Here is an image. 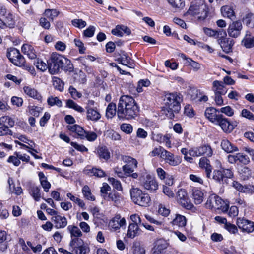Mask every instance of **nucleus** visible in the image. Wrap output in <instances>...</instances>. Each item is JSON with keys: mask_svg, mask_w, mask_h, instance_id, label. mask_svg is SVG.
<instances>
[{"mask_svg": "<svg viewBox=\"0 0 254 254\" xmlns=\"http://www.w3.org/2000/svg\"><path fill=\"white\" fill-rule=\"evenodd\" d=\"M243 45L247 48H251L254 46V36L251 33L247 31L245 37L242 41Z\"/></svg>", "mask_w": 254, "mask_h": 254, "instance_id": "nucleus-33", "label": "nucleus"}, {"mask_svg": "<svg viewBox=\"0 0 254 254\" xmlns=\"http://www.w3.org/2000/svg\"><path fill=\"white\" fill-rule=\"evenodd\" d=\"M244 22L247 26L253 28L254 27V14L253 13H248L243 19Z\"/></svg>", "mask_w": 254, "mask_h": 254, "instance_id": "nucleus-50", "label": "nucleus"}, {"mask_svg": "<svg viewBox=\"0 0 254 254\" xmlns=\"http://www.w3.org/2000/svg\"><path fill=\"white\" fill-rule=\"evenodd\" d=\"M46 16L53 20L54 18L57 17L59 14V12L55 9H47L44 13Z\"/></svg>", "mask_w": 254, "mask_h": 254, "instance_id": "nucleus-52", "label": "nucleus"}, {"mask_svg": "<svg viewBox=\"0 0 254 254\" xmlns=\"http://www.w3.org/2000/svg\"><path fill=\"white\" fill-rule=\"evenodd\" d=\"M67 229L69 231L71 237L74 238H79L82 235V232L80 229L74 225H69L67 227Z\"/></svg>", "mask_w": 254, "mask_h": 254, "instance_id": "nucleus-38", "label": "nucleus"}, {"mask_svg": "<svg viewBox=\"0 0 254 254\" xmlns=\"http://www.w3.org/2000/svg\"><path fill=\"white\" fill-rule=\"evenodd\" d=\"M168 2L175 8H182L185 3L183 0H167Z\"/></svg>", "mask_w": 254, "mask_h": 254, "instance_id": "nucleus-61", "label": "nucleus"}, {"mask_svg": "<svg viewBox=\"0 0 254 254\" xmlns=\"http://www.w3.org/2000/svg\"><path fill=\"white\" fill-rule=\"evenodd\" d=\"M47 103L50 106L55 105L59 107L62 106V102L57 97L50 96L47 99Z\"/></svg>", "mask_w": 254, "mask_h": 254, "instance_id": "nucleus-47", "label": "nucleus"}, {"mask_svg": "<svg viewBox=\"0 0 254 254\" xmlns=\"http://www.w3.org/2000/svg\"><path fill=\"white\" fill-rule=\"evenodd\" d=\"M239 173L241 178L243 180L248 179L252 175V171L248 167H242L239 169Z\"/></svg>", "mask_w": 254, "mask_h": 254, "instance_id": "nucleus-39", "label": "nucleus"}, {"mask_svg": "<svg viewBox=\"0 0 254 254\" xmlns=\"http://www.w3.org/2000/svg\"><path fill=\"white\" fill-rule=\"evenodd\" d=\"M187 13L191 16L197 15L199 19H205L208 13V8L205 4V0L192 1Z\"/></svg>", "mask_w": 254, "mask_h": 254, "instance_id": "nucleus-4", "label": "nucleus"}, {"mask_svg": "<svg viewBox=\"0 0 254 254\" xmlns=\"http://www.w3.org/2000/svg\"><path fill=\"white\" fill-rule=\"evenodd\" d=\"M126 221L120 214H117L109 222V227L113 231H118L120 228L125 227Z\"/></svg>", "mask_w": 254, "mask_h": 254, "instance_id": "nucleus-12", "label": "nucleus"}, {"mask_svg": "<svg viewBox=\"0 0 254 254\" xmlns=\"http://www.w3.org/2000/svg\"><path fill=\"white\" fill-rule=\"evenodd\" d=\"M139 228L138 225L135 223H130L127 234V237L133 239L139 234Z\"/></svg>", "mask_w": 254, "mask_h": 254, "instance_id": "nucleus-31", "label": "nucleus"}, {"mask_svg": "<svg viewBox=\"0 0 254 254\" xmlns=\"http://www.w3.org/2000/svg\"><path fill=\"white\" fill-rule=\"evenodd\" d=\"M177 199L180 205L188 210L194 211L196 210L195 207L190 202L189 199L187 191L183 189H180L177 192Z\"/></svg>", "mask_w": 254, "mask_h": 254, "instance_id": "nucleus-8", "label": "nucleus"}, {"mask_svg": "<svg viewBox=\"0 0 254 254\" xmlns=\"http://www.w3.org/2000/svg\"><path fill=\"white\" fill-rule=\"evenodd\" d=\"M204 32L207 36L209 37H213L217 40L219 37H222V35H225V31L223 29L214 30L210 28H204Z\"/></svg>", "mask_w": 254, "mask_h": 254, "instance_id": "nucleus-28", "label": "nucleus"}, {"mask_svg": "<svg viewBox=\"0 0 254 254\" xmlns=\"http://www.w3.org/2000/svg\"><path fill=\"white\" fill-rule=\"evenodd\" d=\"M68 91L70 95L74 99L80 98L82 96L81 93L78 92L74 87L73 86H70Z\"/></svg>", "mask_w": 254, "mask_h": 254, "instance_id": "nucleus-64", "label": "nucleus"}, {"mask_svg": "<svg viewBox=\"0 0 254 254\" xmlns=\"http://www.w3.org/2000/svg\"><path fill=\"white\" fill-rule=\"evenodd\" d=\"M172 224L177 225L179 227H184L186 224V219L185 216L180 215L176 214L175 218L173 220Z\"/></svg>", "mask_w": 254, "mask_h": 254, "instance_id": "nucleus-40", "label": "nucleus"}, {"mask_svg": "<svg viewBox=\"0 0 254 254\" xmlns=\"http://www.w3.org/2000/svg\"><path fill=\"white\" fill-rule=\"evenodd\" d=\"M215 124L218 125L226 133H230L234 129V127L231 124L228 119L225 118L223 115L221 116Z\"/></svg>", "mask_w": 254, "mask_h": 254, "instance_id": "nucleus-19", "label": "nucleus"}, {"mask_svg": "<svg viewBox=\"0 0 254 254\" xmlns=\"http://www.w3.org/2000/svg\"><path fill=\"white\" fill-rule=\"evenodd\" d=\"M23 53L27 55L31 59H35L37 57V53L34 47L28 44H24L21 48Z\"/></svg>", "mask_w": 254, "mask_h": 254, "instance_id": "nucleus-22", "label": "nucleus"}, {"mask_svg": "<svg viewBox=\"0 0 254 254\" xmlns=\"http://www.w3.org/2000/svg\"><path fill=\"white\" fill-rule=\"evenodd\" d=\"M5 16L4 28L6 27L13 28L15 25V21L13 15L11 13H8Z\"/></svg>", "mask_w": 254, "mask_h": 254, "instance_id": "nucleus-43", "label": "nucleus"}, {"mask_svg": "<svg viewBox=\"0 0 254 254\" xmlns=\"http://www.w3.org/2000/svg\"><path fill=\"white\" fill-rule=\"evenodd\" d=\"M243 28L241 21H235L230 23L228 28V33L229 36L233 38H237L241 34Z\"/></svg>", "mask_w": 254, "mask_h": 254, "instance_id": "nucleus-13", "label": "nucleus"}, {"mask_svg": "<svg viewBox=\"0 0 254 254\" xmlns=\"http://www.w3.org/2000/svg\"><path fill=\"white\" fill-rule=\"evenodd\" d=\"M67 128L70 132L76 134L80 138L84 139L85 130L81 127L75 124L68 125L67 126Z\"/></svg>", "mask_w": 254, "mask_h": 254, "instance_id": "nucleus-27", "label": "nucleus"}, {"mask_svg": "<svg viewBox=\"0 0 254 254\" xmlns=\"http://www.w3.org/2000/svg\"><path fill=\"white\" fill-rule=\"evenodd\" d=\"M222 149L227 153H230L234 151H237L238 149L233 145L228 140L224 139L221 143Z\"/></svg>", "mask_w": 254, "mask_h": 254, "instance_id": "nucleus-30", "label": "nucleus"}, {"mask_svg": "<svg viewBox=\"0 0 254 254\" xmlns=\"http://www.w3.org/2000/svg\"><path fill=\"white\" fill-rule=\"evenodd\" d=\"M237 225L244 232L250 233L254 230V222L244 218H238Z\"/></svg>", "mask_w": 254, "mask_h": 254, "instance_id": "nucleus-16", "label": "nucleus"}, {"mask_svg": "<svg viewBox=\"0 0 254 254\" xmlns=\"http://www.w3.org/2000/svg\"><path fill=\"white\" fill-rule=\"evenodd\" d=\"M16 61L14 60L12 61V63L15 65L18 66H22L24 65L25 62V60L23 56L19 54V56H15L14 58Z\"/></svg>", "mask_w": 254, "mask_h": 254, "instance_id": "nucleus-56", "label": "nucleus"}, {"mask_svg": "<svg viewBox=\"0 0 254 254\" xmlns=\"http://www.w3.org/2000/svg\"><path fill=\"white\" fill-rule=\"evenodd\" d=\"M199 164L200 168L205 169L207 178H210L212 166L210 164L209 160L206 157H202L200 159Z\"/></svg>", "mask_w": 254, "mask_h": 254, "instance_id": "nucleus-23", "label": "nucleus"}, {"mask_svg": "<svg viewBox=\"0 0 254 254\" xmlns=\"http://www.w3.org/2000/svg\"><path fill=\"white\" fill-rule=\"evenodd\" d=\"M7 233L3 230H0V252H4L8 248V243L6 242Z\"/></svg>", "mask_w": 254, "mask_h": 254, "instance_id": "nucleus-35", "label": "nucleus"}, {"mask_svg": "<svg viewBox=\"0 0 254 254\" xmlns=\"http://www.w3.org/2000/svg\"><path fill=\"white\" fill-rule=\"evenodd\" d=\"M169 243L164 239H158L153 243L152 252L158 254H164L165 250L168 247Z\"/></svg>", "mask_w": 254, "mask_h": 254, "instance_id": "nucleus-14", "label": "nucleus"}, {"mask_svg": "<svg viewBox=\"0 0 254 254\" xmlns=\"http://www.w3.org/2000/svg\"><path fill=\"white\" fill-rule=\"evenodd\" d=\"M112 34L122 37L124 34L129 35L131 33V31L129 28L125 25H117L115 29L112 30Z\"/></svg>", "mask_w": 254, "mask_h": 254, "instance_id": "nucleus-24", "label": "nucleus"}, {"mask_svg": "<svg viewBox=\"0 0 254 254\" xmlns=\"http://www.w3.org/2000/svg\"><path fill=\"white\" fill-rule=\"evenodd\" d=\"M51 220L54 222L55 227L58 229L64 228L67 224V219L64 216L59 215L54 216L52 217Z\"/></svg>", "mask_w": 254, "mask_h": 254, "instance_id": "nucleus-25", "label": "nucleus"}, {"mask_svg": "<svg viewBox=\"0 0 254 254\" xmlns=\"http://www.w3.org/2000/svg\"><path fill=\"white\" fill-rule=\"evenodd\" d=\"M213 88L215 94H225L227 93L226 88L224 83L218 80H215L213 82Z\"/></svg>", "mask_w": 254, "mask_h": 254, "instance_id": "nucleus-29", "label": "nucleus"}, {"mask_svg": "<svg viewBox=\"0 0 254 254\" xmlns=\"http://www.w3.org/2000/svg\"><path fill=\"white\" fill-rule=\"evenodd\" d=\"M66 195L70 200L77 204L79 207L82 208H84L85 207V204L83 200H81L79 198L74 196L71 193H67Z\"/></svg>", "mask_w": 254, "mask_h": 254, "instance_id": "nucleus-51", "label": "nucleus"}, {"mask_svg": "<svg viewBox=\"0 0 254 254\" xmlns=\"http://www.w3.org/2000/svg\"><path fill=\"white\" fill-rule=\"evenodd\" d=\"M139 107L133 97L123 95L118 104L117 115L119 118L129 120L134 119L139 114Z\"/></svg>", "mask_w": 254, "mask_h": 254, "instance_id": "nucleus-1", "label": "nucleus"}, {"mask_svg": "<svg viewBox=\"0 0 254 254\" xmlns=\"http://www.w3.org/2000/svg\"><path fill=\"white\" fill-rule=\"evenodd\" d=\"M212 179L219 183H224L222 170H214L213 172Z\"/></svg>", "mask_w": 254, "mask_h": 254, "instance_id": "nucleus-49", "label": "nucleus"}, {"mask_svg": "<svg viewBox=\"0 0 254 254\" xmlns=\"http://www.w3.org/2000/svg\"><path fill=\"white\" fill-rule=\"evenodd\" d=\"M108 181L109 183H110L113 186V187L114 189L117 190L119 191L122 190L123 188L121 185V183L119 181L115 179L114 178L110 177L108 178Z\"/></svg>", "mask_w": 254, "mask_h": 254, "instance_id": "nucleus-54", "label": "nucleus"}, {"mask_svg": "<svg viewBox=\"0 0 254 254\" xmlns=\"http://www.w3.org/2000/svg\"><path fill=\"white\" fill-rule=\"evenodd\" d=\"M162 159L169 165L174 166L178 165L181 162L179 157L174 156L173 153L167 150H165L164 154H162Z\"/></svg>", "mask_w": 254, "mask_h": 254, "instance_id": "nucleus-18", "label": "nucleus"}, {"mask_svg": "<svg viewBox=\"0 0 254 254\" xmlns=\"http://www.w3.org/2000/svg\"><path fill=\"white\" fill-rule=\"evenodd\" d=\"M183 100V96L179 92L167 93L165 95L164 112L168 118L173 119L174 117V114L179 112L181 109V103Z\"/></svg>", "mask_w": 254, "mask_h": 254, "instance_id": "nucleus-2", "label": "nucleus"}, {"mask_svg": "<svg viewBox=\"0 0 254 254\" xmlns=\"http://www.w3.org/2000/svg\"><path fill=\"white\" fill-rule=\"evenodd\" d=\"M69 247L70 250L74 251L75 254H86L89 251V248L80 238H72Z\"/></svg>", "mask_w": 254, "mask_h": 254, "instance_id": "nucleus-7", "label": "nucleus"}, {"mask_svg": "<svg viewBox=\"0 0 254 254\" xmlns=\"http://www.w3.org/2000/svg\"><path fill=\"white\" fill-rule=\"evenodd\" d=\"M14 121L9 116H2L0 118V126L11 127L14 126Z\"/></svg>", "mask_w": 254, "mask_h": 254, "instance_id": "nucleus-41", "label": "nucleus"}, {"mask_svg": "<svg viewBox=\"0 0 254 254\" xmlns=\"http://www.w3.org/2000/svg\"><path fill=\"white\" fill-rule=\"evenodd\" d=\"M241 116L249 120H254V115L248 109H243L241 111Z\"/></svg>", "mask_w": 254, "mask_h": 254, "instance_id": "nucleus-63", "label": "nucleus"}, {"mask_svg": "<svg viewBox=\"0 0 254 254\" xmlns=\"http://www.w3.org/2000/svg\"><path fill=\"white\" fill-rule=\"evenodd\" d=\"M34 65L38 69L42 71L46 70L47 68L49 69V62L47 64L39 59L36 60V61L34 63Z\"/></svg>", "mask_w": 254, "mask_h": 254, "instance_id": "nucleus-46", "label": "nucleus"}, {"mask_svg": "<svg viewBox=\"0 0 254 254\" xmlns=\"http://www.w3.org/2000/svg\"><path fill=\"white\" fill-rule=\"evenodd\" d=\"M17 152L14 153V155L10 156L9 157L7 162L12 163L15 166H18L20 164V161L19 157L17 156Z\"/></svg>", "mask_w": 254, "mask_h": 254, "instance_id": "nucleus-62", "label": "nucleus"}, {"mask_svg": "<svg viewBox=\"0 0 254 254\" xmlns=\"http://www.w3.org/2000/svg\"><path fill=\"white\" fill-rule=\"evenodd\" d=\"M103 197L108 201L113 202L116 206L120 205L123 200L122 196L120 193L115 191L109 193L108 195H103Z\"/></svg>", "mask_w": 254, "mask_h": 254, "instance_id": "nucleus-21", "label": "nucleus"}, {"mask_svg": "<svg viewBox=\"0 0 254 254\" xmlns=\"http://www.w3.org/2000/svg\"><path fill=\"white\" fill-rule=\"evenodd\" d=\"M53 84L56 89L62 91L64 89V83L59 78L54 77L53 78Z\"/></svg>", "mask_w": 254, "mask_h": 254, "instance_id": "nucleus-53", "label": "nucleus"}, {"mask_svg": "<svg viewBox=\"0 0 254 254\" xmlns=\"http://www.w3.org/2000/svg\"><path fill=\"white\" fill-rule=\"evenodd\" d=\"M19 54H20V53L18 50L16 48H12L7 52V56L9 60L12 62L13 60L16 61L14 58L15 56H19Z\"/></svg>", "mask_w": 254, "mask_h": 254, "instance_id": "nucleus-59", "label": "nucleus"}, {"mask_svg": "<svg viewBox=\"0 0 254 254\" xmlns=\"http://www.w3.org/2000/svg\"><path fill=\"white\" fill-rule=\"evenodd\" d=\"M29 110L30 114L35 117H38L40 113L42 111L43 108L37 106H31L29 107Z\"/></svg>", "mask_w": 254, "mask_h": 254, "instance_id": "nucleus-55", "label": "nucleus"}, {"mask_svg": "<svg viewBox=\"0 0 254 254\" xmlns=\"http://www.w3.org/2000/svg\"><path fill=\"white\" fill-rule=\"evenodd\" d=\"M99 156L101 158H103L105 160H108L110 157V152L106 147H101L97 150Z\"/></svg>", "mask_w": 254, "mask_h": 254, "instance_id": "nucleus-45", "label": "nucleus"}, {"mask_svg": "<svg viewBox=\"0 0 254 254\" xmlns=\"http://www.w3.org/2000/svg\"><path fill=\"white\" fill-rule=\"evenodd\" d=\"M222 15L225 17L233 19L235 18V12L233 7L229 5L223 6L221 8Z\"/></svg>", "mask_w": 254, "mask_h": 254, "instance_id": "nucleus-34", "label": "nucleus"}, {"mask_svg": "<svg viewBox=\"0 0 254 254\" xmlns=\"http://www.w3.org/2000/svg\"><path fill=\"white\" fill-rule=\"evenodd\" d=\"M130 194L132 201L136 204L146 207L149 205L150 198L149 195L144 193L139 188H133L130 190Z\"/></svg>", "mask_w": 254, "mask_h": 254, "instance_id": "nucleus-5", "label": "nucleus"}, {"mask_svg": "<svg viewBox=\"0 0 254 254\" xmlns=\"http://www.w3.org/2000/svg\"><path fill=\"white\" fill-rule=\"evenodd\" d=\"M192 195L195 204H200L203 202L204 193L200 190L197 189H193Z\"/></svg>", "mask_w": 254, "mask_h": 254, "instance_id": "nucleus-32", "label": "nucleus"}, {"mask_svg": "<svg viewBox=\"0 0 254 254\" xmlns=\"http://www.w3.org/2000/svg\"><path fill=\"white\" fill-rule=\"evenodd\" d=\"M139 180L144 188L151 192L155 191L158 189L157 181L150 175H147L145 177L141 176Z\"/></svg>", "mask_w": 254, "mask_h": 254, "instance_id": "nucleus-9", "label": "nucleus"}, {"mask_svg": "<svg viewBox=\"0 0 254 254\" xmlns=\"http://www.w3.org/2000/svg\"><path fill=\"white\" fill-rule=\"evenodd\" d=\"M72 24L75 27L82 29L86 26V21L81 19H75L71 21Z\"/></svg>", "mask_w": 254, "mask_h": 254, "instance_id": "nucleus-57", "label": "nucleus"}, {"mask_svg": "<svg viewBox=\"0 0 254 254\" xmlns=\"http://www.w3.org/2000/svg\"><path fill=\"white\" fill-rule=\"evenodd\" d=\"M122 160L126 163L122 167L124 173L125 174H130L133 173L134 169L137 167V161L128 156H123Z\"/></svg>", "mask_w": 254, "mask_h": 254, "instance_id": "nucleus-11", "label": "nucleus"}, {"mask_svg": "<svg viewBox=\"0 0 254 254\" xmlns=\"http://www.w3.org/2000/svg\"><path fill=\"white\" fill-rule=\"evenodd\" d=\"M82 192L84 197L87 200L91 201L95 200V197L92 194L91 190L87 185H85L82 188Z\"/></svg>", "mask_w": 254, "mask_h": 254, "instance_id": "nucleus-44", "label": "nucleus"}, {"mask_svg": "<svg viewBox=\"0 0 254 254\" xmlns=\"http://www.w3.org/2000/svg\"><path fill=\"white\" fill-rule=\"evenodd\" d=\"M131 250L132 254H146L144 247L138 242H134L133 243Z\"/></svg>", "mask_w": 254, "mask_h": 254, "instance_id": "nucleus-36", "label": "nucleus"}, {"mask_svg": "<svg viewBox=\"0 0 254 254\" xmlns=\"http://www.w3.org/2000/svg\"><path fill=\"white\" fill-rule=\"evenodd\" d=\"M117 61L119 63L127 67H134V63L133 60H131V59L129 56L127 55L126 53H123V54L121 55L120 57L118 58Z\"/></svg>", "mask_w": 254, "mask_h": 254, "instance_id": "nucleus-26", "label": "nucleus"}, {"mask_svg": "<svg viewBox=\"0 0 254 254\" xmlns=\"http://www.w3.org/2000/svg\"><path fill=\"white\" fill-rule=\"evenodd\" d=\"M217 112H219L218 110L213 107L208 108L205 110V116L210 121L215 124L222 115Z\"/></svg>", "mask_w": 254, "mask_h": 254, "instance_id": "nucleus-20", "label": "nucleus"}, {"mask_svg": "<svg viewBox=\"0 0 254 254\" xmlns=\"http://www.w3.org/2000/svg\"><path fill=\"white\" fill-rule=\"evenodd\" d=\"M23 91L28 96L41 102L42 96L40 93L31 85H25L23 88Z\"/></svg>", "mask_w": 254, "mask_h": 254, "instance_id": "nucleus-17", "label": "nucleus"}, {"mask_svg": "<svg viewBox=\"0 0 254 254\" xmlns=\"http://www.w3.org/2000/svg\"><path fill=\"white\" fill-rule=\"evenodd\" d=\"M30 194L34 199L39 201L41 197L40 190L38 187H32L31 189Z\"/></svg>", "mask_w": 254, "mask_h": 254, "instance_id": "nucleus-48", "label": "nucleus"}, {"mask_svg": "<svg viewBox=\"0 0 254 254\" xmlns=\"http://www.w3.org/2000/svg\"><path fill=\"white\" fill-rule=\"evenodd\" d=\"M88 171V173H90L94 176H97L98 177H103L105 176V173L104 171L100 169L93 168L89 170Z\"/></svg>", "mask_w": 254, "mask_h": 254, "instance_id": "nucleus-60", "label": "nucleus"}, {"mask_svg": "<svg viewBox=\"0 0 254 254\" xmlns=\"http://www.w3.org/2000/svg\"><path fill=\"white\" fill-rule=\"evenodd\" d=\"M205 206L207 208L220 209L223 212L227 211L229 208L228 204L221 198L215 194H212L209 196Z\"/></svg>", "mask_w": 254, "mask_h": 254, "instance_id": "nucleus-6", "label": "nucleus"}, {"mask_svg": "<svg viewBox=\"0 0 254 254\" xmlns=\"http://www.w3.org/2000/svg\"><path fill=\"white\" fill-rule=\"evenodd\" d=\"M165 149L161 146L155 148L150 153V155L152 157L160 155V158H162V154H164Z\"/></svg>", "mask_w": 254, "mask_h": 254, "instance_id": "nucleus-58", "label": "nucleus"}, {"mask_svg": "<svg viewBox=\"0 0 254 254\" xmlns=\"http://www.w3.org/2000/svg\"><path fill=\"white\" fill-rule=\"evenodd\" d=\"M71 62L69 60L57 53H53L49 61V70L54 74L58 72L60 68L69 66Z\"/></svg>", "mask_w": 254, "mask_h": 254, "instance_id": "nucleus-3", "label": "nucleus"}, {"mask_svg": "<svg viewBox=\"0 0 254 254\" xmlns=\"http://www.w3.org/2000/svg\"><path fill=\"white\" fill-rule=\"evenodd\" d=\"M101 118L100 114L96 110L89 108L87 111V118L93 121H97Z\"/></svg>", "mask_w": 254, "mask_h": 254, "instance_id": "nucleus-37", "label": "nucleus"}, {"mask_svg": "<svg viewBox=\"0 0 254 254\" xmlns=\"http://www.w3.org/2000/svg\"><path fill=\"white\" fill-rule=\"evenodd\" d=\"M222 36V37H219L217 42L223 51L226 53H228L231 51L232 47L234 45L233 40L226 37L227 34L225 31V35Z\"/></svg>", "mask_w": 254, "mask_h": 254, "instance_id": "nucleus-15", "label": "nucleus"}, {"mask_svg": "<svg viewBox=\"0 0 254 254\" xmlns=\"http://www.w3.org/2000/svg\"><path fill=\"white\" fill-rule=\"evenodd\" d=\"M116 112H117L116 104L114 103H111L106 109V116L108 118L111 119L116 115Z\"/></svg>", "mask_w": 254, "mask_h": 254, "instance_id": "nucleus-42", "label": "nucleus"}, {"mask_svg": "<svg viewBox=\"0 0 254 254\" xmlns=\"http://www.w3.org/2000/svg\"><path fill=\"white\" fill-rule=\"evenodd\" d=\"M189 154L191 156H200L206 155L210 157L213 154V151L209 145H205L198 147L192 148L189 150Z\"/></svg>", "mask_w": 254, "mask_h": 254, "instance_id": "nucleus-10", "label": "nucleus"}]
</instances>
